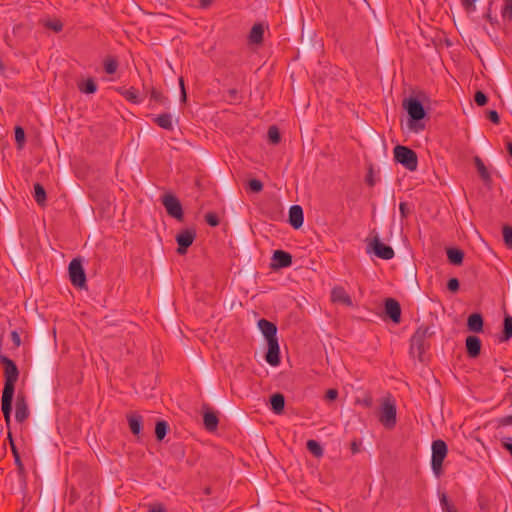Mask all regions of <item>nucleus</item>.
<instances>
[{
	"mask_svg": "<svg viewBox=\"0 0 512 512\" xmlns=\"http://www.w3.org/2000/svg\"><path fill=\"white\" fill-rule=\"evenodd\" d=\"M0 363L4 367V387L1 398V409L3 412L5 424L9 427L11 424L12 402L15 391V383L19 378V370L13 360L0 353Z\"/></svg>",
	"mask_w": 512,
	"mask_h": 512,
	"instance_id": "f257e3e1",
	"label": "nucleus"
},
{
	"mask_svg": "<svg viewBox=\"0 0 512 512\" xmlns=\"http://www.w3.org/2000/svg\"><path fill=\"white\" fill-rule=\"evenodd\" d=\"M403 108L409 116L408 126L414 132H419L425 128L422 120L427 116L423 103L415 97H408L403 100Z\"/></svg>",
	"mask_w": 512,
	"mask_h": 512,
	"instance_id": "f03ea898",
	"label": "nucleus"
},
{
	"mask_svg": "<svg viewBox=\"0 0 512 512\" xmlns=\"http://www.w3.org/2000/svg\"><path fill=\"white\" fill-rule=\"evenodd\" d=\"M434 335L430 326L421 325L412 335L410 340V353L420 362L424 361V355L430 347L429 339Z\"/></svg>",
	"mask_w": 512,
	"mask_h": 512,
	"instance_id": "7ed1b4c3",
	"label": "nucleus"
},
{
	"mask_svg": "<svg viewBox=\"0 0 512 512\" xmlns=\"http://www.w3.org/2000/svg\"><path fill=\"white\" fill-rule=\"evenodd\" d=\"M379 421L387 429H392L396 425L397 409L395 400L391 395L382 400Z\"/></svg>",
	"mask_w": 512,
	"mask_h": 512,
	"instance_id": "20e7f679",
	"label": "nucleus"
},
{
	"mask_svg": "<svg viewBox=\"0 0 512 512\" xmlns=\"http://www.w3.org/2000/svg\"><path fill=\"white\" fill-rule=\"evenodd\" d=\"M394 159L402 164L409 171H415L418 166V157L414 150L409 147L397 145L394 148Z\"/></svg>",
	"mask_w": 512,
	"mask_h": 512,
	"instance_id": "39448f33",
	"label": "nucleus"
},
{
	"mask_svg": "<svg viewBox=\"0 0 512 512\" xmlns=\"http://www.w3.org/2000/svg\"><path fill=\"white\" fill-rule=\"evenodd\" d=\"M448 448L447 444L441 440H435L432 443V458H431V466L434 474L439 477L442 472V464L444 459L447 456Z\"/></svg>",
	"mask_w": 512,
	"mask_h": 512,
	"instance_id": "423d86ee",
	"label": "nucleus"
},
{
	"mask_svg": "<svg viewBox=\"0 0 512 512\" xmlns=\"http://www.w3.org/2000/svg\"><path fill=\"white\" fill-rule=\"evenodd\" d=\"M69 276L73 286L83 288L86 286V274L81 260L74 258L69 264Z\"/></svg>",
	"mask_w": 512,
	"mask_h": 512,
	"instance_id": "0eeeda50",
	"label": "nucleus"
},
{
	"mask_svg": "<svg viewBox=\"0 0 512 512\" xmlns=\"http://www.w3.org/2000/svg\"><path fill=\"white\" fill-rule=\"evenodd\" d=\"M162 204L165 207L169 216L177 219L178 221L183 220V208L179 199L171 193H167L162 196Z\"/></svg>",
	"mask_w": 512,
	"mask_h": 512,
	"instance_id": "6e6552de",
	"label": "nucleus"
},
{
	"mask_svg": "<svg viewBox=\"0 0 512 512\" xmlns=\"http://www.w3.org/2000/svg\"><path fill=\"white\" fill-rule=\"evenodd\" d=\"M196 238V231L194 229H184L176 235V242L178 244L177 253L184 255L187 253L188 248L193 244Z\"/></svg>",
	"mask_w": 512,
	"mask_h": 512,
	"instance_id": "1a4fd4ad",
	"label": "nucleus"
},
{
	"mask_svg": "<svg viewBox=\"0 0 512 512\" xmlns=\"http://www.w3.org/2000/svg\"><path fill=\"white\" fill-rule=\"evenodd\" d=\"M374 254L383 260H390L395 253L391 246L382 243L378 237H375L371 243Z\"/></svg>",
	"mask_w": 512,
	"mask_h": 512,
	"instance_id": "9d476101",
	"label": "nucleus"
},
{
	"mask_svg": "<svg viewBox=\"0 0 512 512\" xmlns=\"http://www.w3.org/2000/svg\"><path fill=\"white\" fill-rule=\"evenodd\" d=\"M385 314L395 324L401 321V306L399 302L393 298L385 300Z\"/></svg>",
	"mask_w": 512,
	"mask_h": 512,
	"instance_id": "9b49d317",
	"label": "nucleus"
},
{
	"mask_svg": "<svg viewBox=\"0 0 512 512\" xmlns=\"http://www.w3.org/2000/svg\"><path fill=\"white\" fill-rule=\"evenodd\" d=\"M268 349L265 355V360L271 366H278L280 364V348L278 339L267 341Z\"/></svg>",
	"mask_w": 512,
	"mask_h": 512,
	"instance_id": "f8f14e48",
	"label": "nucleus"
},
{
	"mask_svg": "<svg viewBox=\"0 0 512 512\" xmlns=\"http://www.w3.org/2000/svg\"><path fill=\"white\" fill-rule=\"evenodd\" d=\"M292 264V255L283 250H276L272 256L271 267L280 269L289 267Z\"/></svg>",
	"mask_w": 512,
	"mask_h": 512,
	"instance_id": "ddd939ff",
	"label": "nucleus"
},
{
	"mask_svg": "<svg viewBox=\"0 0 512 512\" xmlns=\"http://www.w3.org/2000/svg\"><path fill=\"white\" fill-rule=\"evenodd\" d=\"M331 301L333 303H340L347 307L353 306V301L350 295L346 292V290L342 286H335L331 290Z\"/></svg>",
	"mask_w": 512,
	"mask_h": 512,
	"instance_id": "4468645a",
	"label": "nucleus"
},
{
	"mask_svg": "<svg viewBox=\"0 0 512 512\" xmlns=\"http://www.w3.org/2000/svg\"><path fill=\"white\" fill-rule=\"evenodd\" d=\"M465 347L469 358H477L481 353V339L478 336L470 335L465 340Z\"/></svg>",
	"mask_w": 512,
	"mask_h": 512,
	"instance_id": "2eb2a0df",
	"label": "nucleus"
},
{
	"mask_svg": "<svg viewBox=\"0 0 512 512\" xmlns=\"http://www.w3.org/2000/svg\"><path fill=\"white\" fill-rule=\"evenodd\" d=\"M288 221H289V224L294 229H299L300 227H302L303 222H304V214H303V209L301 206L293 205L290 207Z\"/></svg>",
	"mask_w": 512,
	"mask_h": 512,
	"instance_id": "dca6fc26",
	"label": "nucleus"
},
{
	"mask_svg": "<svg viewBox=\"0 0 512 512\" xmlns=\"http://www.w3.org/2000/svg\"><path fill=\"white\" fill-rule=\"evenodd\" d=\"M29 417V409L24 395H17L15 418L19 423L24 422Z\"/></svg>",
	"mask_w": 512,
	"mask_h": 512,
	"instance_id": "f3484780",
	"label": "nucleus"
},
{
	"mask_svg": "<svg viewBox=\"0 0 512 512\" xmlns=\"http://www.w3.org/2000/svg\"><path fill=\"white\" fill-rule=\"evenodd\" d=\"M258 328L265 336L267 341L277 339V326L271 321H268L267 319L264 318L260 319L258 321Z\"/></svg>",
	"mask_w": 512,
	"mask_h": 512,
	"instance_id": "a211bd4d",
	"label": "nucleus"
},
{
	"mask_svg": "<svg viewBox=\"0 0 512 512\" xmlns=\"http://www.w3.org/2000/svg\"><path fill=\"white\" fill-rule=\"evenodd\" d=\"M484 320L480 313H473L467 319V327L471 332L479 333L483 331Z\"/></svg>",
	"mask_w": 512,
	"mask_h": 512,
	"instance_id": "6ab92c4d",
	"label": "nucleus"
},
{
	"mask_svg": "<svg viewBox=\"0 0 512 512\" xmlns=\"http://www.w3.org/2000/svg\"><path fill=\"white\" fill-rule=\"evenodd\" d=\"M6 427L8 428V440H9V444H10V447H11V451H12V454L14 456V459H15V464L17 466V470L20 474H23L25 472V468H24V465L21 461V458H20V454L18 452V449L14 443V439L12 437V433H11V430H10V426L8 427L6 425Z\"/></svg>",
	"mask_w": 512,
	"mask_h": 512,
	"instance_id": "aec40b11",
	"label": "nucleus"
},
{
	"mask_svg": "<svg viewBox=\"0 0 512 512\" xmlns=\"http://www.w3.org/2000/svg\"><path fill=\"white\" fill-rule=\"evenodd\" d=\"M203 422L207 431L213 432L217 429L219 419L214 411H205L203 415Z\"/></svg>",
	"mask_w": 512,
	"mask_h": 512,
	"instance_id": "412c9836",
	"label": "nucleus"
},
{
	"mask_svg": "<svg viewBox=\"0 0 512 512\" xmlns=\"http://www.w3.org/2000/svg\"><path fill=\"white\" fill-rule=\"evenodd\" d=\"M473 161H474L475 167L477 169V172H478L480 178L485 183H490L492 181L491 175H490L487 167L485 166L484 162L482 161V159L479 156H475L473 158Z\"/></svg>",
	"mask_w": 512,
	"mask_h": 512,
	"instance_id": "4be33fe9",
	"label": "nucleus"
},
{
	"mask_svg": "<svg viewBox=\"0 0 512 512\" xmlns=\"http://www.w3.org/2000/svg\"><path fill=\"white\" fill-rule=\"evenodd\" d=\"M129 428L134 435H139L142 430L143 419L139 414L127 415Z\"/></svg>",
	"mask_w": 512,
	"mask_h": 512,
	"instance_id": "5701e85b",
	"label": "nucleus"
},
{
	"mask_svg": "<svg viewBox=\"0 0 512 512\" xmlns=\"http://www.w3.org/2000/svg\"><path fill=\"white\" fill-rule=\"evenodd\" d=\"M271 409L276 414H281L285 407V398L281 393H275L270 397Z\"/></svg>",
	"mask_w": 512,
	"mask_h": 512,
	"instance_id": "b1692460",
	"label": "nucleus"
},
{
	"mask_svg": "<svg viewBox=\"0 0 512 512\" xmlns=\"http://www.w3.org/2000/svg\"><path fill=\"white\" fill-rule=\"evenodd\" d=\"M116 91L121 94L127 101L138 104L140 103V99L138 96V91L134 87H130L128 89L124 87H119Z\"/></svg>",
	"mask_w": 512,
	"mask_h": 512,
	"instance_id": "393cba45",
	"label": "nucleus"
},
{
	"mask_svg": "<svg viewBox=\"0 0 512 512\" xmlns=\"http://www.w3.org/2000/svg\"><path fill=\"white\" fill-rule=\"evenodd\" d=\"M153 121L161 128L171 131L173 130L172 116L169 113H163L153 118Z\"/></svg>",
	"mask_w": 512,
	"mask_h": 512,
	"instance_id": "a878e982",
	"label": "nucleus"
},
{
	"mask_svg": "<svg viewBox=\"0 0 512 512\" xmlns=\"http://www.w3.org/2000/svg\"><path fill=\"white\" fill-rule=\"evenodd\" d=\"M448 261L453 265H461L464 259V252L458 248L447 249Z\"/></svg>",
	"mask_w": 512,
	"mask_h": 512,
	"instance_id": "bb28decb",
	"label": "nucleus"
},
{
	"mask_svg": "<svg viewBox=\"0 0 512 512\" xmlns=\"http://www.w3.org/2000/svg\"><path fill=\"white\" fill-rule=\"evenodd\" d=\"M264 28L261 24H255L249 34V41L253 44H260L263 41Z\"/></svg>",
	"mask_w": 512,
	"mask_h": 512,
	"instance_id": "cd10ccee",
	"label": "nucleus"
},
{
	"mask_svg": "<svg viewBox=\"0 0 512 512\" xmlns=\"http://www.w3.org/2000/svg\"><path fill=\"white\" fill-rule=\"evenodd\" d=\"M510 338H512V316L509 314H506L504 316L503 321V330L502 335L500 337V341H508Z\"/></svg>",
	"mask_w": 512,
	"mask_h": 512,
	"instance_id": "c85d7f7f",
	"label": "nucleus"
},
{
	"mask_svg": "<svg viewBox=\"0 0 512 512\" xmlns=\"http://www.w3.org/2000/svg\"><path fill=\"white\" fill-rule=\"evenodd\" d=\"M34 198L38 205L44 206L46 203V191L40 183L34 184Z\"/></svg>",
	"mask_w": 512,
	"mask_h": 512,
	"instance_id": "c756f323",
	"label": "nucleus"
},
{
	"mask_svg": "<svg viewBox=\"0 0 512 512\" xmlns=\"http://www.w3.org/2000/svg\"><path fill=\"white\" fill-rule=\"evenodd\" d=\"M169 430V425L166 421L160 420L155 425V436L158 441H162Z\"/></svg>",
	"mask_w": 512,
	"mask_h": 512,
	"instance_id": "7c9ffc66",
	"label": "nucleus"
},
{
	"mask_svg": "<svg viewBox=\"0 0 512 512\" xmlns=\"http://www.w3.org/2000/svg\"><path fill=\"white\" fill-rule=\"evenodd\" d=\"M79 90L85 94H93L97 91V84L93 78H88L83 83L78 85Z\"/></svg>",
	"mask_w": 512,
	"mask_h": 512,
	"instance_id": "2f4dec72",
	"label": "nucleus"
},
{
	"mask_svg": "<svg viewBox=\"0 0 512 512\" xmlns=\"http://www.w3.org/2000/svg\"><path fill=\"white\" fill-rule=\"evenodd\" d=\"M307 450L315 457L319 458L323 456V448L321 445L313 439H310L306 443Z\"/></svg>",
	"mask_w": 512,
	"mask_h": 512,
	"instance_id": "473e14b6",
	"label": "nucleus"
},
{
	"mask_svg": "<svg viewBox=\"0 0 512 512\" xmlns=\"http://www.w3.org/2000/svg\"><path fill=\"white\" fill-rule=\"evenodd\" d=\"M15 141L18 150H22L25 146V131L21 126L15 127Z\"/></svg>",
	"mask_w": 512,
	"mask_h": 512,
	"instance_id": "72a5a7b5",
	"label": "nucleus"
},
{
	"mask_svg": "<svg viewBox=\"0 0 512 512\" xmlns=\"http://www.w3.org/2000/svg\"><path fill=\"white\" fill-rule=\"evenodd\" d=\"M150 99L161 105H166L168 103V98L156 88L151 89Z\"/></svg>",
	"mask_w": 512,
	"mask_h": 512,
	"instance_id": "f704fd0d",
	"label": "nucleus"
},
{
	"mask_svg": "<svg viewBox=\"0 0 512 512\" xmlns=\"http://www.w3.org/2000/svg\"><path fill=\"white\" fill-rule=\"evenodd\" d=\"M268 140L274 145L278 144L281 140L280 131L275 125L268 128Z\"/></svg>",
	"mask_w": 512,
	"mask_h": 512,
	"instance_id": "c9c22d12",
	"label": "nucleus"
},
{
	"mask_svg": "<svg viewBox=\"0 0 512 512\" xmlns=\"http://www.w3.org/2000/svg\"><path fill=\"white\" fill-rule=\"evenodd\" d=\"M117 68L118 61L115 58L109 57L104 60V70L107 74H114Z\"/></svg>",
	"mask_w": 512,
	"mask_h": 512,
	"instance_id": "e433bc0d",
	"label": "nucleus"
},
{
	"mask_svg": "<svg viewBox=\"0 0 512 512\" xmlns=\"http://www.w3.org/2000/svg\"><path fill=\"white\" fill-rule=\"evenodd\" d=\"M440 504L444 512H457L456 507L449 501L445 493L440 495Z\"/></svg>",
	"mask_w": 512,
	"mask_h": 512,
	"instance_id": "4c0bfd02",
	"label": "nucleus"
},
{
	"mask_svg": "<svg viewBox=\"0 0 512 512\" xmlns=\"http://www.w3.org/2000/svg\"><path fill=\"white\" fill-rule=\"evenodd\" d=\"M502 234L505 245L512 249V227L505 225L503 227Z\"/></svg>",
	"mask_w": 512,
	"mask_h": 512,
	"instance_id": "58836bf2",
	"label": "nucleus"
},
{
	"mask_svg": "<svg viewBox=\"0 0 512 512\" xmlns=\"http://www.w3.org/2000/svg\"><path fill=\"white\" fill-rule=\"evenodd\" d=\"M502 17L504 19L512 20V0H505L502 9Z\"/></svg>",
	"mask_w": 512,
	"mask_h": 512,
	"instance_id": "ea45409f",
	"label": "nucleus"
},
{
	"mask_svg": "<svg viewBox=\"0 0 512 512\" xmlns=\"http://www.w3.org/2000/svg\"><path fill=\"white\" fill-rule=\"evenodd\" d=\"M248 188L254 193H259L263 190V183L258 179H251L248 181Z\"/></svg>",
	"mask_w": 512,
	"mask_h": 512,
	"instance_id": "a19ab883",
	"label": "nucleus"
},
{
	"mask_svg": "<svg viewBox=\"0 0 512 512\" xmlns=\"http://www.w3.org/2000/svg\"><path fill=\"white\" fill-rule=\"evenodd\" d=\"M205 221L208 225H210L211 227H216L219 225L220 223V220H219V217L216 213L214 212H208L206 215H205Z\"/></svg>",
	"mask_w": 512,
	"mask_h": 512,
	"instance_id": "79ce46f5",
	"label": "nucleus"
},
{
	"mask_svg": "<svg viewBox=\"0 0 512 512\" xmlns=\"http://www.w3.org/2000/svg\"><path fill=\"white\" fill-rule=\"evenodd\" d=\"M474 101L478 106H484L488 103V97L482 91H476Z\"/></svg>",
	"mask_w": 512,
	"mask_h": 512,
	"instance_id": "37998d69",
	"label": "nucleus"
},
{
	"mask_svg": "<svg viewBox=\"0 0 512 512\" xmlns=\"http://www.w3.org/2000/svg\"><path fill=\"white\" fill-rule=\"evenodd\" d=\"M45 26L54 32H60L63 29V24L60 20L48 21Z\"/></svg>",
	"mask_w": 512,
	"mask_h": 512,
	"instance_id": "c03bdc74",
	"label": "nucleus"
},
{
	"mask_svg": "<svg viewBox=\"0 0 512 512\" xmlns=\"http://www.w3.org/2000/svg\"><path fill=\"white\" fill-rule=\"evenodd\" d=\"M356 402L366 408H371L373 405V397L370 393H367L362 399H357Z\"/></svg>",
	"mask_w": 512,
	"mask_h": 512,
	"instance_id": "a18cd8bd",
	"label": "nucleus"
},
{
	"mask_svg": "<svg viewBox=\"0 0 512 512\" xmlns=\"http://www.w3.org/2000/svg\"><path fill=\"white\" fill-rule=\"evenodd\" d=\"M459 280L457 278H450L447 282V288L450 292L456 293L459 290Z\"/></svg>",
	"mask_w": 512,
	"mask_h": 512,
	"instance_id": "49530a36",
	"label": "nucleus"
},
{
	"mask_svg": "<svg viewBox=\"0 0 512 512\" xmlns=\"http://www.w3.org/2000/svg\"><path fill=\"white\" fill-rule=\"evenodd\" d=\"M487 118L494 124L500 123V116L496 110H489L487 112Z\"/></svg>",
	"mask_w": 512,
	"mask_h": 512,
	"instance_id": "de8ad7c7",
	"label": "nucleus"
},
{
	"mask_svg": "<svg viewBox=\"0 0 512 512\" xmlns=\"http://www.w3.org/2000/svg\"><path fill=\"white\" fill-rule=\"evenodd\" d=\"M475 1L476 0H461V4L467 12H471L475 10Z\"/></svg>",
	"mask_w": 512,
	"mask_h": 512,
	"instance_id": "09e8293b",
	"label": "nucleus"
},
{
	"mask_svg": "<svg viewBox=\"0 0 512 512\" xmlns=\"http://www.w3.org/2000/svg\"><path fill=\"white\" fill-rule=\"evenodd\" d=\"M502 447L509 452L512 457V441L511 438H504L501 440Z\"/></svg>",
	"mask_w": 512,
	"mask_h": 512,
	"instance_id": "8fccbe9b",
	"label": "nucleus"
},
{
	"mask_svg": "<svg viewBox=\"0 0 512 512\" xmlns=\"http://www.w3.org/2000/svg\"><path fill=\"white\" fill-rule=\"evenodd\" d=\"M11 340H12L15 348H18L21 345V338L17 331L11 332Z\"/></svg>",
	"mask_w": 512,
	"mask_h": 512,
	"instance_id": "3c124183",
	"label": "nucleus"
},
{
	"mask_svg": "<svg viewBox=\"0 0 512 512\" xmlns=\"http://www.w3.org/2000/svg\"><path fill=\"white\" fill-rule=\"evenodd\" d=\"M366 183L370 186V187H373L375 185V179H374V175H373V169L372 167H370L369 169V172L366 176V179H365Z\"/></svg>",
	"mask_w": 512,
	"mask_h": 512,
	"instance_id": "603ef678",
	"label": "nucleus"
},
{
	"mask_svg": "<svg viewBox=\"0 0 512 512\" xmlns=\"http://www.w3.org/2000/svg\"><path fill=\"white\" fill-rule=\"evenodd\" d=\"M179 85L181 88V102H186L187 95H186V90H185V86H184V79L182 77L179 78Z\"/></svg>",
	"mask_w": 512,
	"mask_h": 512,
	"instance_id": "864d4df0",
	"label": "nucleus"
},
{
	"mask_svg": "<svg viewBox=\"0 0 512 512\" xmlns=\"http://www.w3.org/2000/svg\"><path fill=\"white\" fill-rule=\"evenodd\" d=\"M399 210L402 218H406L409 214V209L407 203L401 202L399 205Z\"/></svg>",
	"mask_w": 512,
	"mask_h": 512,
	"instance_id": "5fc2aeb1",
	"label": "nucleus"
},
{
	"mask_svg": "<svg viewBox=\"0 0 512 512\" xmlns=\"http://www.w3.org/2000/svg\"><path fill=\"white\" fill-rule=\"evenodd\" d=\"M499 424L501 426H508V425H512V414L511 415H507L505 417H502L500 418L499 420Z\"/></svg>",
	"mask_w": 512,
	"mask_h": 512,
	"instance_id": "6e6d98bb",
	"label": "nucleus"
},
{
	"mask_svg": "<svg viewBox=\"0 0 512 512\" xmlns=\"http://www.w3.org/2000/svg\"><path fill=\"white\" fill-rule=\"evenodd\" d=\"M338 397V391L336 389H329L326 392V398L328 400H335Z\"/></svg>",
	"mask_w": 512,
	"mask_h": 512,
	"instance_id": "4d7b16f0",
	"label": "nucleus"
},
{
	"mask_svg": "<svg viewBox=\"0 0 512 512\" xmlns=\"http://www.w3.org/2000/svg\"><path fill=\"white\" fill-rule=\"evenodd\" d=\"M228 95H229V97L231 99H234V100L238 99V91H237V89H234V88L233 89H229L228 90Z\"/></svg>",
	"mask_w": 512,
	"mask_h": 512,
	"instance_id": "13d9d810",
	"label": "nucleus"
},
{
	"mask_svg": "<svg viewBox=\"0 0 512 512\" xmlns=\"http://www.w3.org/2000/svg\"><path fill=\"white\" fill-rule=\"evenodd\" d=\"M213 0H199V6L201 8H207L211 5Z\"/></svg>",
	"mask_w": 512,
	"mask_h": 512,
	"instance_id": "bf43d9fd",
	"label": "nucleus"
},
{
	"mask_svg": "<svg viewBox=\"0 0 512 512\" xmlns=\"http://www.w3.org/2000/svg\"><path fill=\"white\" fill-rule=\"evenodd\" d=\"M506 149L508 154L512 157V141L506 140Z\"/></svg>",
	"mask_w": 512,
	"mask_h": 512,
	"instance_id": "052dcab7",
	"label": "nucleus"
},
{
	"mask_svg": "<svg viewBox=\"0 0 512 512\" xmlns=\"http://www.w3.org/2000/svg\"><path fill=\"white\" fill-rule=\"evenodd\" d=\"M351 450H352V453H354V454L359 452V446L356 442L351 443Z\"/></svg>",
	"mask_w": 512,
	"mask_h": 512,
	"instance_id": "680f3d73",
	"label": "nucleus"
},
{
	"mask_svg": "<svg viewBox=\"0 0 512 512\" xmlns=\"http://www.w3.org/2000/svg\"><path fill=\"white\" fill-rule=\"evenodd\" d=\"M507 399L510 401L512 405V387H510L508 393H507Z\"/></svg>",
	"mask_w": 512,
	"mask_h": 512,
	"instance_id": "e2e57ef3",
	"label": "nucleus"
},
{
	"mask_svg": "<svg viewBox=\"0 0 512 512\" xmlns=\"http://www.w3.org/2000/svg\"><path fill=\"white\" fill-rule=\"evenodd\" d=\"M149 512H165V510L163 508H160L158 510L152 509Z\"/></svg>",
	"mask_w": 512,
	"mask_h": 512,
	"instance_id": "0e129e2a",
	"label": "nucleus"
}]
</instances>
